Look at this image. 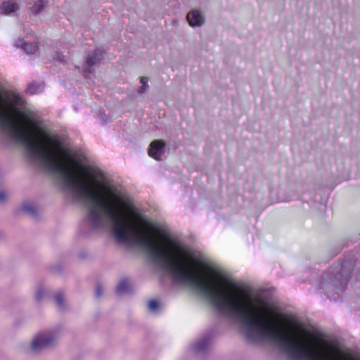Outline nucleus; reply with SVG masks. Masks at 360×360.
Masks as SVG:
<instances>
[{
    "label": "nucleus",
    "instance_id": "f257e3e1",
    "mask_svg": "<svg viewBox=\"0 0 360 360\" xmlns=\"http://www.w3.org/2000/svg\"><path fill=\"white\" fill-rule=\"evenodd\" d=\"M61 335L62 328L60 326L38 333L31 342V351L34 354H38L46 349L54 347Z\"/></svg>",
    "mask_w": 360,
    "mask_h": 360
},
{
    "label": "nucleus",
    "instance_id": "f03ea898",
    "mask_svg": "<svg viewBox=\"0 0 360 360\" xmlns=\"http://www.w3.org/2000/svg\"><path fill=\"white\" fill-rule=\"evenodd\" d=\"M341 278H338L337 275L335 278L338 281L323 283L322 288L325 290L328 297H332L335 294L338 295L346 289L349 276L346 275L344 276H341Z\"/></svg>",
    "mask_w": 360,
    "mask_h": 360
},
{
    "label": "nucleus",
    "instance_id": "7ed1b4c3",
    "mask_svg": "<svg viewBox=\"0 0 360 360\" xmlns=\"http://www.w3.org/2000/svg\"><path fill=\"white\" fill-rule=\"evenodd\" d=\"M103 59V53L101 50L95 49L90 52L85 58V71L89 73L93 72L100 65Z\"/></svg>",
    "mask_w": 360,
    "mask_h": 360
},
{
    "label": "nucleus",
    "instance_id": "20e7f679",
    "mask_svg": "<svg viewBox=\"0 0 360 360\" xmlns=\"http://www.w3.org/2000/svg\"><path fill=\"white\" fill-rule=\"evenodd\" d=\"M165 143L163 140H155L150 143L148 155L156 160H161L164 154Z\"/></svg>",
    "mask_w": 360,
    "mask_h": 360
},
{
    "label": "nucleus",
    "instance_id": "39448f33",
    "mask_svg": "<svg viewBox=\"0 0 360 360\" xmlns=\"http://www.w3.org/2000/svg\"><path fill=\"white\" fill-rule=\"evenodd\" d=\"M188 25L192 27H202L205 22V16L198 9H192L186 15Z\"/></svg>",
    "mask_w": 360,
    "mask_h": 360
},
{
    "label": "nucleus",
    "instance_id": "423d86ee",
    "mask_svg": "<svg viewBox=\"0 0 360 360\" xmlns=\"http://www.w3.org/2000/svg\"><path fill=\"white\" fill-rule=\"evenodd\" d=\"M20 6L18 3L13 0H9L2 2L0 5V13L10 15L17 11Z\"/></svg>",
    "mask_w": 360,
    "mask_h": 360
},
{
    "label": "nucleus",
    "instance_id": "0eeeda50",
    "mask_svg": "<svg viewBox=\"0 0 360 360\" xmlns=\"http://www.w3.org/2000/svg\"><path fill=\"white\" fill-rule=\"evenodd\" d=\"M210 343L211 335L210 334L206 335L193 345V350L195 352H204L209 348Z\"/></svg>",
    "mask_w": 360,
    "mask_h": 360
},
{
    "label": "nucleus",
    "instance_id": "6e6552de",
    "mask_svg": "<svg viewBox=\"0 0 360 360\" xmlns=\"http://www.w3.org/2000/svg\"><path fill=\"white\" fill-rule=\"evenodd\" d=\"M22 210L31 217H35L37 216V209L33 202H24L22 205Z\"/></svg>",
    "mask_w": 360,
    "mask_h": 360
},
{
    "label": "nucleus",
    "instance_id": "1a4fd4ad",
    "mask_svg": "<svg viewBox=\"0 0 360 360\" xmlns=\"http://www.w3.org/2000/svg\"><path fill=\"white\" fill-rule=\"evenodd\" d=\"M47 2V0H37L31 8L32 13L37 15L41 13L44 10Z\"/></svg>",
    "mask_w": 360,
    "mask_h": 360
},
{
    "label": "nucleus",
    "instance_id": "9d476101",
    "mask_svg": "<svg viewBox=\"0 0 360 360\" xmlns=\"http://www.w3.org/2000/svg\"><path fill=\"white\" fill-rule=\"evenodd\" d=\"M20 46L28 54H34L37 52L38 46L36 43H31L28 44L27 42L23 41L21 44H16Z\"/></svg>",
    "mask_w": 360,
    "mask_h": 360
},
{
    "label": "nucleus",
    "instance_id": "9b49d317",
    "mask_svg": "<svg viewBox=\"0 0 360 360\" xmlns=\"http://www.w3.org/2000/svg\"><path fill=\"white\" fill-rule=\"evenodd\" d=\"M129 291V285L125 279L121 280L117 285L116 293L118 295H123Z\"/></svg>",
    "mask_w": 360,
    "mask_h": 360
},
{
    "label": "nucleus",
    "instance_id": "f8f14e48",
    "mask_svg": "<svg viewBox=\"0 0 360 360\" xmlns=\"http://www.w3.org/2000/svg\"><path fill=\"white\" fill-rule=\"evenodd\" d=\"M43 84L31 83L27 87V92L31 94H37L44 89Z\"/></svg>",
    "mask_w": 360,
    "mask_h": 360
},
{
    "label": "nucleus",
    "instance_id": "ddd939ff",
    "mask_svg": "<svg viewBox=\"0 0 360 360\" xmlns=\"http://www.w3.org/2000/svg\"><path fill=\"white\" fill-rule=\"evenodd\" d=\"M56 303L60 310H65L66 308L65 301L63 295L61 293H57L54 296Z\"/></svg>",
    "mask_w": 360,
    "mask_h": 360
},
{
    "label": "nucleus",
    "instance_id": "4468645a",
    "mask_svg": "<svg viewBox=\"0 0 360 360\" xmlns=\"http://www.w3.org/2000/svg\"><path fill=\"white\" fill-rule=\"evenodd\" d=\"M46 296V290L43 286L37 287L35 292V300L37 302H41Z\"/></svg>",
    "mask_w": 360,
    "mask_h": 360
},
{
    "label": "nucleus",
    "instance_id": "2eb2a0df",
    "mask_svg": "<svg viewBox=\"0 0 360 360\" xmlns=\"http://www.w3.org/2000/svg\"><path fill=\"white\" fill-rule=\"evenodd\" d=\"M148 77H140V83L141 84V86L138 90L139 94H144L146 90L149 88V86L148 84Z\"/></svg>",
    "mask_w": 360,
    "mask_h": 360
},
{
    "label": "nucleus",
    "instance_id": "dca6fc26",
    "mask_svg": "<svg viewBox=\"0 0 360 360\" xmlns=\"http://www.w3.org/2000/svg\"><path fill=\"white\" fill-rule=\"evenodd\" d=\"M148 308L150 312L156 313L159 308V303L155 300H150L148 303Z\"/></svg>",
    "mask_w": 360,
    "mask_h": 360
},
{
    "label": "nucleus",
    "instance_id": "f3484780",
    "mask_svg": "<svg viewBox=\"0 0 360 360\" xmlns=\"http://www.w3.org/2000/svg\"><path fill=\"white\" fill-rule=\"evenodd\" d=\"M103 287L100 283L96 284L95 289V296L96 298H100L103 294Z\"/></svg>",
    "mask_w": 360,
    "mask_h": 360
},
{
    "label": "nucleus",
    "instance_id": "a211bd4d",
    "mask_svg": "<svg viewBox=\"0 0 360 360\" xmlns=\"http://www.w3.org/2000/svg\"><path fill=\"white\" fill-rule=\"evenodd\" d=\"M54 58L60 63H67V59L62 53L56 52L55 53Z\"/></svg>",
    "mask_w": 360,
    "mask_h": 360
},
{
    "label": "nucleus",
    "instance_id": "6ab92c4d",
    "mask_svg": "<svg viewBox=\"0 0 360 360\" xmlns=\"http://www.w3.org/2000/svg\"><path fill=\"white\" fill-rule=\"evenodd\" d=\"M7 199L6 193L4 191H0V203H4Z\"/></svg>",
    "mask_w": 360,
    "mask_h": 360
}]
</instances>
